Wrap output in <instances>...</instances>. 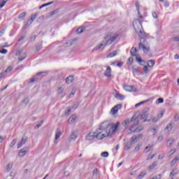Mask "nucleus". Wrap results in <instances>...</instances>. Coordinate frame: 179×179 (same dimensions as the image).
<instances>
[{
	"mask_svg": "<svg viewBox=\"0 0 179 179\" xmlns=\"http://www.w3.org/2000/svg\"><path fill=\"white\" fill-rule=\"evenodd\" d=\"M122 108V105L121 104H117L115 106H114L111 110H110V114L112 115H115V114H117V113H118L119 110H121V108Z\"/></svg>",
	"mask_w": 179,
	"mask_h": 179,
	"instance_id": "6e6552de",
	"label": "nucleus"
},
{
	"mask_svg": "<svg viewBox=\"0 0 179 179\" xmlns=\"http://www.w3.org/2000/svg\"><path fill=\"white\" fill-rule=\"evenodd\" d=\"M74 79L73 76H69L66 78V83H67V85H71Z\"/></svg>",
	"mask_w": 179,
	"mask_h": 179,
	"instance_id": "f3484780",
	"label": "nucleus"
},
{
	"mask_svg": "<svg viewBox=\"0 0 179 179\" xmlns=\"http://www.w3.org/2000/svg\"><path fill=\"white\" fill-rule=\"evenodd\" d=\"M164 155H160L158 157L159 160H162V159H164Z\"/></svg>",
	"mask_w": 179,
	"mask_h": 179,
	"instance_id": "e2e57ef3",
	"label": "nucleus"
},
{
	"mask_svg": "<svg viewBox=\"0 0 179 179\" xmlns=\"http://www.w3.org/2000/svg\"><path fill=\"white\" fill-rule=\"evenodd\" d=\"M51 3H52V1L47 3H44L39 7V9H43V8H45V6H50V5H51Z\"/></svg>",
	"mask_w": 179,
	"mask_h": 179,
	"instance_id": "58836bf2",
	"label": "nucleus"
},
{
	"mask_svg": "<svg viewBox=\"0 0 179 179\" xmlns=\"http://www.w3.org/2000/svg\"><path fill=\"white\" fill-rule=\"evenodd\" d=\"M75 121H76V116L75 115L69 118V124H73Z\"/></svg>",
	"mask_w": 179,
	"mask_h": 179,
	"instance_id": "aec40b11",
	"label": "nucleus"
},
{
	"mask_svg": "<svg viewBox=\"0 0 179 179\" xmlns=\"http://www.w3.org/2000/svg\"><path fill=\"white\" fill-rule=\"evenodd\" d=\"M37 16H38V13L31 15V18L29 19L28 21L27 22V24H25V27H29V26H30V24H31V23H33V22H34V20L37 19Z\"/></svg>",
	"mask_w": 179,
	"mask_h": 179,
	"instance_id": "0eeeda50",
	"label": "nucleus"
},
{
	"mask_svg": "<svg viewBox=\"0 0 179 179\" xmlns=\"http://www.w3.org/2000/svg\"><path fill=\"white\" fill-rule=\"evenodd\" d=\"M4 34H5V29H3L0 31V37L3 36Z\"/></svg>",
	"mask_w": 179,
	"mask_h": 179,
	"instance_id": "bf43d9fd",
	"label": "nucleus"
},
{
	"mask_svg": "<svg viewBox=\"0 0 179 179\" xmlns=\"http://www.w3.org/2000/svg\"><path fill=\"white\" fill-rule=\"evenodd\" d=\"M120 37V34L109 32L103 38V39L101 41L99 45H97L94 48L93 51H103L107 47V45H111L117 38Z\"/></svg>",
	"mask_w": 179,
	"mask_h": 179,
	"instance_id": "f03ea898",
	"label": "nucleus"
},
{
	"mask_svg": "<svg viewBox=\"0 0 179 179\" xmlns=\"http://www.w3.org/2000/svg\"><path fill=\"white\" fill-rule=\"evenodd\" d=\"M26 141H27L26 138H22V141L18 143L17 149H20V148H22V146H23V145L26 143Z\"/></svg>",
	"mask_w": 179,
	"mask_h": 179,
	"instance_id": "6ab92c4d",
	"label": "nucleus"
},
{
	"mask_svg": "<svg viewBox=\"0 0 179 179\" xmlns=\"http://www.w3.org/2000/svg\"><path fill=\"white\" fill-rule=\"evenodd\" d=\"M64 89H65V87L64 86H61L57 90L58 94H61L62 92H64Z\"/></svg>",
	"mask_w": 179,
	"mask_h": 179,
	"instance_id": "37998d69",
	"label": "nucleus"
},
{
	"mask_svg": "<svg viewBox=\"0 0 179 179\" xmlns=\"http://www.w3.org/2000/svg\"><path fill=\"white\" fill-rule=\"evenodd\" d=\"M12 69H13V67L10 66L5 70V71L3 72V73H4V75H8V73H9Z\"/></svg>",
	"mask_w": 179,
	"mask_h": 179,
	"instance_id": "7c9ffc66",
	"label": "nucleus"
},
{
	"mask_svg": "<svg viewBox=\"0 0 179 179\" xmlns=\"http://www.w3.org/2000/svg\"><path fill=\"white\" fill-rule=\"evenodd\" d=\"M136 118H138V116L136 115H134V117L131 118V120H129V119L125 120L122 122L123 127H127V125H129V124H131V121H136Z\"/></svg>",
	"mask_w": 179,
	"mask_h": 179,
	"instance_id": "9d476101",
	"label": "nucleus"
},
{
	"mask_svg": "<svg viewBox=\"0 0 179 179\" xmlns=\"http://www.w3.org/2000/svg\"><path fill=\"white\" fill-rule=\"evenodd\" d=\"M43 121L38 122L37 124H36V128H40V127H41V125H43Z\"/></svg>",
	"mask_w": 179,
	"mask_h": 179,
	"instance_id": "13d9d810",
	"label": "nucleus"
},
{
	"mask_svg": "<svg viewBox=\"0 0 179 179\" xmlns=\"http://www.w3.org/2000/svg\"><path fill=\"white\" fill-rule=\"evenodd\" d=\"M145 176H146V172L145 171H143V172L141 173V174L138 176H137V178L138 179H142Z\"/></svg>",
	"mask_w": 179,
	"mask_h": 179,
	"instance_id": "f704fd0d",
	"label": "nucleus"
},
{
	"mask_svg": "<svg viewBox=\"0 0 179 179\" xmlns=\"http://www.w3.org/2000/svg\"><path fill=\"white\" fill-rule=\"evenodd\" d=\"M138 67H133V72H138Z\"/></svg>",
	"mask_w": 179,
	"mask_h": 179,
	"instance_id": "774afa93",
	"label": "nucleus"
},
{
	"mask_svg": "<svg viewBox=\"0 0 179 179\" xmlns=\"http://www.w3.org/2000/svg\"><path fill=\"white\" fill-rule=\"evenodd\" d=\"M101 157H108V152H103L101 153Z\"/></svg>",
	"mask_w": 179,
	"mask_h": 179,
	"instance_id": "c03bdc74",
	"label": "nucleus"
},
{
	"mask_svg": "<svg viewBox=\"0 0 179 179\" xmlns=\"http://www.w3.org/2000/svg\"><path fill=\"white\" fill-rule=\"evenodd\" d=\"M83 31H85V28H84V27H80V28L77 29V30H76V33H77L78 34H82Z\"/></svg>",
	"mask_w": 179,
	"mask_h": 179,
	"instance_id": "72a5a7b5",
	"label": "nucleus"
},
{
	"mask_svg": "<svg viewBox=\"0 0 179 179\" xmlns=\"http://www.w3.org/2000/svg\"><path fill=\"white\" fill-rule=\"evenodd\" d=\"M62 135V133L61 131H57L55 134V140L59 139L61 138V136Z\"/></svg>",
	"mask_w": 179,
	"mask_h": 179,
	"instance_id": "e433bc0d",
	"label": "nucleus"
},
{
	"mask_svg": "<svg viewBox=\"0 0 179 179\" xmlns=\"http://www.w3.org/2000/svg\"><path fill=\"white\" fill-rule=\"evenodd\" d=\"M6 2H8V0H1V3H0V9L6 5Z\"/></svg>",
	"mask_w": 179,
	"mask_h": 179,
	"instance_id": "4c0bfd02",
	"label": "nucleus"
},
{
	"mask_svg": "<svg viewBox=\"0 0 179 179\" xmlns=\"http://www.w3.org/2000/svg\"><path fill=\"white\" fill-rule=\"evenodd\" d=\"M173 41H179V36H176L173 38Z\"/></svg>",
	"mask_w": 179,
	"mask_h": 179,
	"instance_id": "69168bd1",
	"label": "nucleus"
},
{
	"mask_svg": "<svg viewBox=\"0 0 179 179\" xmlns=\"http://www.w3.org/2000/svg\"><path fill=\"white\" fill-rule=\"evenodd\" d=\"M72 45V41H69L66 43V47H71Z\"/></svg>",
	"mask_w": 179,
	"mask_h": 179,
	"instance_id": "052dcab7",
	"label": "nucleus"
},
{
	"mask_svg": "<svg viewBox=\"0 0 179 179\" xmlns=\"http://www.w3.org/2000/svg\"><path fill=\"white\" fill-rule=\"evenodd\" d=\"M115 97L117 99V100H124L125 97L122 94H120V92H116L115 94Z\"/></svg>",
	"mask_w": 179,
	"mask_h": 179,
	"instance_id": "2eb2a0df",
	"label": "nucleus"
},
{
	"mask_svg": "<svg viewBox=\"0 0 179 179\" xmlns=\"http://www.w3.org/2000/svg\"><path fill=\"white\" fill-rule=\"evenodd\" d=\"M136 51H137L136 48H132L131 49L130 54L131 57H136V62H138V64H139V65H141L142 66H143V65L146 64V62H145V60L143 59H141V57L136 55Z\"/></svg>",
	"mask_w": 179,
	"mask_h": 179,
	"instance_id": "20e7f679",
	"label": "nucleus"
},
{
	"mask_svg": "<svg viewBox=\"0 0 179 179\" xmlns=\"http://www.w3.org/2000/svg\"><path fill=\"white\" fill-rule=\"evenodd\" d=\"M156 166H157V162H153V164L149 167V170H153Z\"/></svg>",
	"mask_w": 179,
	"mask_h": 179,
	"instance_id": "a18cd8bd",
	"label": "nucleus"
},
{
	"mask_svg": "<svg viewBox=\"0 0 179 179\" xmlns=\"http://www.w3.org/2000/svg\"><path fill=\"white\" fill-rule=\"evenodd\" d=\"M119 122L116 124H111L108 121L103 122L101 124L99 131L95 132L96 139H104L106 136H113L117 132L118 129Z\"/></svg>",
	"mask_w": 179,
	"mask_h": 179,
	"instance_id": "f257e3e1",
	"label": "nucleus"
},
{
	"mask_svg": "<svg viewBox=\"0 0 179 179\" xmlns=\"http://www.w3.org/2000/svg\"><path fill=\"white\" fill-rule=\"evenodd\" d=\"M143 71L145 74L149 73V67L148 66H144L143 68Z\"/></svg>",
	"mask_w": 179,
	"mask_h": 179,
	"instance_id": "c9c22d12",
	"label": "nucleus"
},
{
	"mask_svg": "<svg viewBox=\"0 0 179 179\" xmlns=\"http://www.w3.org/2000/svg\"><path fill=\"white\" fill-rule=\"evenodd\" d=\"M75 93H76V90H73L71 93L69 95V98L71 99V98L73 97V96L75 95Z\"/></svg>",
	"mask_w": 179,
	"mask_h": 179,
	"instance_id": "de8ad7c7",
	"label": "nucleus"
},
{
	"mask_svg": "<svg viewBox=\"0 0 179 179\" xmlns=\"http://www.w3.org/2000/svg\"><path fill=\"white\" fill-rule=\"evenodd\" d=\"M179 160V156H176L174 157V159L171 162V166H174L178 162Z\"/></svg>",
	"mask_w": 179,
	"mask_h": 179,
	"instance_id": "cd10ccee",
	"label": "nucleus"
},
{
	"mask_svg": "<svg viewBox=\"0 0 179 179\" xmlns=\"http://www.w3.org/2000/svg\"><path fill=\"white\" fill-rule=\"evenodd\" d=\"M16 142H17V140L16 138L13 140L10 144V148H13V146H15V145H16Z\"/></svg>",
	"mask_w": 179,
	"mask_h": 179,
	"instance_id": "79ce46f5",
	"label": "nucleus"
},
{
	"mask_svg": "<svg viewBox=\"0 0 179 179\" xmlns=\"http://www.w3.org/2000/svg\"><path fill=\"white\" fill-rule=\"evenodd\" d=\"M177 174V170H173V171H171V173H170V175H169V177H171V178H173V177H174V176H176Z\"/></svg>",
	"mask_w": 179,
	"mask_h": 179,
	"instance_id": "ea45409f",
	"label": "nucleus"
},
{
	"mask_svg": "<svg viewBox=\"0 0 179 179\" xmlns=\"http://www.w3.org/2000/svg\"><path fill=\"white\" fill-rule=\"evenodd\" d=\"M122 65H124V62H119L117 64V66H118L119 68H121V66H122Z\"/></svg>",
	"mask_w": 179,
	"mask_h": 179,
	"instance_id": "5fc2aeb1",
	"label": "nucleus"
},
{
	"mask_svg": "<svg viewBox=\"0 0 179 179\" xmlns=\"http://www.w3.org/2000/svg\"><path fill=\"white\" fill-rule=\"evenodd\" d=\"M173 143H174V138H171L166 141V146H168V148H170L173 145Z\"/></svg>",
	"mask_w": 179,
	"mask_h": 179,
	"instance_id": "4be33fe9",
	"label": "nucleus"
},
{
	"mask_svg": "<svg viewBox=\"0 0 179 179\" xmlns=\"http://www.w3.org/2000/svg\"><path fill=\"white\" fill-rule=\"evenodd\" d=\"M133 26L136 33L138 34L139 37H141V38H145V32L142 28V23H141V21H139V20H135L133 22Z\"/></svg>",
	"mask_w": 179,
	"mask_h": 179,
	"instance_id": "7ed1b4c3",
	"label": "nucleus"
},
{
	"mask_svg": "<svg viewBox=\"0 0 179 179\" xmlns=\"http://www.w3.org/2000/svg\"><path fill=\"white\" fill-rule=\"evenodd\" d=\"M131 145H135V143H136L138 141V136H134L131 137Z\"/></svg>",
	"mask_w": 179,
	"mask_h": 179,
	"instance_id": "a878e982",
	"label": "nucleus"
},
{
	"mask_svg": "<svg viewBox=\"0 0 179 179\" xmlns=\"http://www.w3.org/2000/svg\"><path fill=\"white\" fill-rule=\"evenodd\" d=\"M4 75H5V73L3 72L0 73V80L2 79V78H3Z\"/></svg>",
	"mask_w": 179,
	"mask_h": 179,
	"instance_id": "338daca9",
	"label": "nucleus"
},
{
	"mask_svg": "<svg viewBox=\"0 0 179 179\" xmlns=\"http://www.w3.org/2000/svg\"><path fill=\"white\" fill-rule=\"evenodd\" d=\"M174 153H176V150H171L168 152V156H169V157H171V156H173V155H174Z\"/></svg>",
	"mask_w": 179,
	"mask_h": 179,
	"instance_id": "a19ab883",
	"label": "nucleus"
},
{
	"mask_svg": "<svg viewBox=\"0 0 179 179\" xmlns=\"http://www.w3.org/2000/svg\"><path fill=\"white\" fill-rule=\"evenodd\" d=\"M145 103V101H141V102H140V103H136V105H135V107L136 108H138V107H139L140 106H142V104H143Z\"/></svg>",
	"mask_w": 179,
	"mask_h": 179,
	"instance_id": "8fccbe9b",
	"label": "nucleus"
},
{
	"mask_svg": "<svg viewBox=\"0 0 179 179\" xmlns=\"http://www.w3.org/2000/svg\"><path fill=\"white\" fill-rule=\"evenodd\" d=\"M94 139H97L96 138V132H91L89 133L87 136H86V140L87 141H94Z\"/></svg>",
	"mask_w": 179,
	"mask_h": 179,
	"instance_id": "f8f14e48",
	"label": "nucleus"
},
{
	"mask_svg": "<svg viewBox=\"0 0 179 179\" xmlns=\"http://www.w3.org/2000/svg\"><path fill=\"white\" fill-rule=\"evenodd\" d=\"M153 144H150L148 145H147L145 148V150H144V152L145 153H149V152H150V150L152 149V148H153Z\"/></svg>",
	"mask_w": 179,
	"mask_h": 179,
	"instance_id": "5701e85b",
	"label": "nucleus"
},
{
	"mask_svg": "<svg viewBox=\"0 0 179 179\" xmlns=\"http://www.w3.org/2000/svg\"><path fill=\"white\" fill-rule=\"evenodd\" d=\"M138 124H139V122L136 121L134 125L129 129V134H132V132H141V131L143 129V126H138L135 129V126L138 125Z\"/></svg>",
	"mask_w": 179,
	"mask_h": 179,
	"instance_id": "423d86ee",
	"label": "nucleus"
},
{
	"mask_svg": "<svg viewBox=\"0 0 179 179\" xmlns=\"http://www.w3.org/2000/svg\"><path fill=\"white\" fill-rule=\"evenodd\" d=\"M152 17H153V19H157V13H156L155 12H153Z\"/></svg>",
	"mask_w": 179,
	"mask_h": 179,
	"instance_id": "4d7b16f0",
	"label": "nucleus"
},
{
	"mask_svg": "<svg viewBox=\"0 0 179 179\" xmlns=\"http://www.w3.org/2000/svg\"><path fill=\"white\" fill-rule=\"evenodd\" d=\"M155 60H153V59L148 60V61L147 62V64H148V66L149 68H153V66H155Z\"/></svg>",
	"mask_w": 179,
	"mask_h": 179,
	"instance_id": "a211bd4d",
	"label": "nucleus"
},
{
	"mask_svg": "<svg viewBox=\"0 0 179 179\" xmlns=\"http://www.w3.org/2000/svg\"><path fill=\"white\" fill-rule=\"evenodd\" d=\"M98 173H99V170H97V169H94V171H93L94 176H97Z\"/></svg>",
	"mask_w": 179,
	"mask_h": 179,
	"instance_id": "6e6d98bb",
	"label": "nucleus"
},
{
	"mask_svg": "<svg viewBox=\"0 0 179 179\" xmlns=\"http://www.w3.org/2000/svg\"><path fill=\"white\" fill-rule=\"evenodd\" d=\"M26 153H27V150L22 149L20 150L18 155L20 157H23L26 155Z\"/></svg>",
	"mask_w": 179,
	"mask_h": 179,
	"instance_id": "412c9836",
	"label": "nucleus"
},
{
	"mask_svg": "<svg viewBox=\"0 0 179 179\" xmlns=\"http://www.w3.org/2000/svg\"><path fill=\"white\" fill-rule=\"evenodd\" d=\"M163 136H159L157 138L158 142H162V141L163 140Z\"/></svg>",
	"mask_w": 179,
	"mask_h": 179,
	"instance_id": "680f3d73",
	"label": "nucleus"
},
{
	"mask_svg": "<svg viewBox=\"0 0 179 179\" xmlns=\"http://www.w3.org/2000/svg\"><path fill=\"white\" fill-rule=\"evenodd\" d=\"M157 104H160L162 103H163L164 100L162 98H159L157 100Z\"/></svg>",
	"mask_w": 179,
	"mask_h": 179,
	"instance_id": "864d4df0",
	"label": "nucleus"
},
{
	"mask_svg": "<svg viewBox=\"0 0 179 179\" xmlns=\"http://www.w3.org/2000/svg\"><path fill=\"white\" fill-rule=\"evenodd\" d=\"M1 54H8V50L6 49H3L2 50H0Z\"/></svg>",
	"mask_w": 179,
	"mask_h": 179,
	"instance_id": "603ef678",
	"label": "nucleus"
},
{
	"mask_svg": "<svg viewBox=\"0 0 179 179\" xmlns=\"http://www.w3.org/2000/svg\"><path fill=\"white\" fill-rule=\"evenodd\" d=\"M76 138H78V135L75 132H72L69 137V141H76Z\"/></svg>",
	"mask_w": 179,
	"mask_h": 179,
	"instance_id": "393cba45",
	"label": "nucleus"
},
{
	"mask_svg": "<svg viewBox=\"0 0 179 179\" xmlns=\"http://www.w3.org/2000/svg\"><path fill=\"white\" fill-rule=\"evenodd\" d=\"M104 76H106V78H111V67H106V70L104 73Z\"/></svg>",
	"mask_w": 179,
	"mask_h": 179,
	"instance_id": "ddd939ff",
	"label": "nucleus"
},
{
	"mask_svg": "<svg viewBox=\"0 0 179 179\" xmlns=\"http://www.w3.org/2000/svg\"><path fill=\"white\" fill-rule=\"evenodd\" d=\"M24 17H26V13H24V12L22 13L18 16V19H20V20H24Z\"/></svg>",
	"mask_w": 179,
	"mask_h": 179,
	"instance_id": "2f4dec72",
	"label": "nucleus"
},
{
	"mask_svg": "<svg viewBox=\"0 0 179 179\" xmlns=\"http://www.w3.org/2000/svg\"><path fill=\"white\" fill-rule=\"evenodd\" d=\"M132 143H128L125 146H124V149L125 150H129V149H131V148H132Z\"/></svg>",
	"mask_w": 179,
	"mask_h": 179,
	"instance_id": "473e14b6",
	"label": "nucleus"
},
{
	"mask_svg": "<svg viewBox=\"0 0 179 179\" xmlns=\"http://www.w3.org/2000/svg\"><path fill=\"white\" fill-rule=\"evenodd\" d=\"M120 54V51L118 50H113L112 52H110L109 55H107V58H114V57H116V55H118Z\"/></svg>",
	"mask_w": 179,
	"mask_h": 179,
	"instance_id": "4468645a",
	"label": "nucleus"
},
{
	"mask_svg": "<svg viewBox=\"0 0 179 179\" xmlns=\"http://www.w3.org/2000/svg\"><path fill=\"white\" fill-rule=\"evenodd\" d=\"M132 62H134V58L129 57L127 61V65H132Z\"/></svg>",
	"mask_w": 179,
	"mask_h": 179,
	"instance_id": "49530a36",
	"label": "nucleus"
},
{
	"mask_svg": "<svg viewBox=\"0 0 179 179\" xmlns=\"http://www.w3.org/2000/svg\"><path fill=\"white\" fill-rule=\"evenodd\" d=\"M171 129H173V124L170 123L165 128V131H166V132H170L171 131Z\"/></svg>",
	"mask_w": 179,
	"mask_h": 179,
	"instance_id": "c85d7f7f",
	"label": "nucleus"
},
{
	"mask_svg": "<svg viewBox=\"0 0 179 179\" xmlns=\"http://www.w3.org/2000/svg\"><path fill=\"white\" fill-rule=\"evenodd\" d=\"M71 108H68L66 111H65V114L66 115H69V114L71 113Z\"/></svg>",
	"mask_w": 179,
	"mask_h": 179,
	"instance_id": "09e8293b",
	"label": "nucleus"
},
{
	"mask_svg": "<svg viewBox=\"0 0 179 179\" xmlns=\"http://www.w3.org/2000/svg\"><path fill=\"white\" fill-rule=\"evenodd\" d=\"M24 58H26V55L24 56V57L20 56V57L18 58V59H19V61H23V59H24Z\"/></svg>",
	"mask_w": 179,
	"mask_h": 179,
	"instance_id": "0e129e2a",
	"label": "nucleus"
},
{
	"mask_svg": "<svg viewBox=\"0 0 179 179\" xmlns=\"http://www.w3.org/2000/svg\"><path fill=\"white\" fill-rule=\"evenodd\" d=\"M12 167H13V162H10L7 164V166L6 167V173H9L10 170H12Z\"/></svg>",
	"mask_w": 179,
	"mask_h": 179,
	"instance_id": "dca6fc26",
	"label": "nucleus"
},
{
	"mask_svg": "<svg viewBox=\"0 0 179 179\" xmlns=\"http://www.w3.org/2000/svg\"><path fill=\"white\" fill-rule=\"evenodd\" d=\"M123 89L126 92H138V90L134 85H123Z\"/></svg>",
	"mask_w": 179,
	"mask_h": 179,
	"instance_id": "1a4fd4ad",
	"label": "nucleus"
},
{
	"mask_svg": "<svg viewBox=\"0 0 179 179\" xmlns=\"http://www.w3.org/2000/svg\"><path fill=\"white\" fill-rule=\"evenodd\" d=\"M138 48L143 51L144 54H148L150 52V45L149 44H144L142 43H140L138 44Z\"/></svg>",
	"mask_w": 179,
	"mask_h": 179,
	"instance_id": "39448f33",
	"label": "nucleus"
},
{
	"mask_svg": "<svg viewBox=\"0 0 179 179\" xmlns=\"http://www.w3.org/2000/svg\"><path fill=\"white\" fill-rule=\"evenodd\" d=\"M136 8L138 12V19H142L143 17V16L141 15V11H139V3L136 2Z\"/></svg>",
	"mask_w": 179,
	"mask_h": 179,
	"instance_id": "b1692460",
	"label": "nucleus"
},
{
	"mask_svg": "<svg viewBox=\"0 0 179 179\" xmlns=\"http://www.w3.org/2000/svg\"><path fill=\"white\" fill-rule=\"evenodd\" d=\"M158 127L157 126H155L150 129V132L152 134V135H155V134L157 132Z\"/></svg>",
	"mask_w": 179,
	"mask_h": 179,
	"instance_id": "bb28decb",
	"label": "nucleus"
},
{
	"mask_svg": "<svg viewBox=\"0 0 179 179\" xmlns=\"http://www.w3.org/2000/svg\"><path fill=\"white\" fill-rule=\"evenodd\" d=\"M137 115L136 120H138V115L136 114ZM146 115H148V114L146 113V112H143L142 114L138 117L139 120H143V118H145L146 117Z\"/></svg>",
	"mask_w": 179,
	"mask_h": 179,
	"instance_id": "c756f323",
	"label": "nucleus"
},
{
	"mask_svg": "<svg viewBox=\"0 0 179 179\" xmlns=\"http://www.w3.org/2000/svg\"><path fill=\"white\" fill-rule=\"evenodd\" d=\"M155 157V155L149 154L148 157V160L152 159Z\"/></svg>",
	"mask_w": 179,
	"mask_h": 179,
	"instance_id": "3c124183",
	"label": "nucleus"
},
{
	"mask_svg": "<svg viewBox=\"0 0 179 179\" xmlns=\"http://www.w3.org/2000/svg\"><path fill=\"white\" fill-rule=\"evenodd\" d=\"M165 112H166V110H162L160 111V114H158L157 117H152V122H157V121H159L160 118L163 117V115H164Z\"/></svg>",
	"mask_w": 179,
	"mask_h": 179,
	"instance_id": "9b49d317",
	"label": "nucleus"
}]
</instances>
